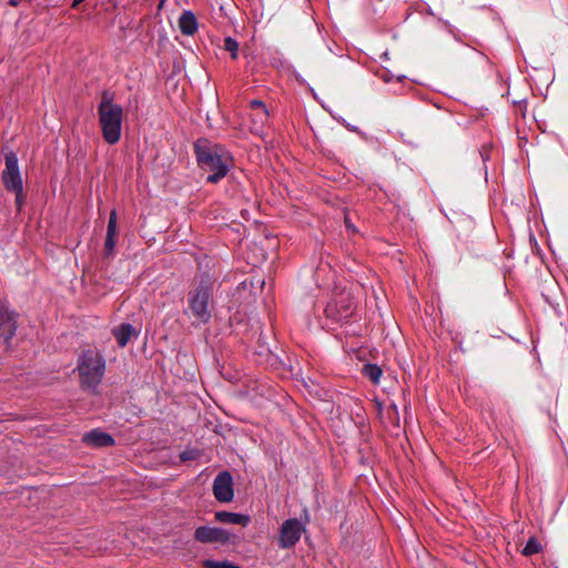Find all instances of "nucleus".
Wrapping results in <instances>:
<instances>
[{"label": "nucleus", "mask_w": 568, "mask_h": 568, "mask_svg": "<svg viewBox=\"0 0 568 568\" xmlns=\"http://www.w3.org/2000/svg\"><path fill=\"white\" fill-rule=\"evenodd\" d=\"M194 146L197 164L207 173L206 182L214 184L226 176L233 164V158L229 152L220 151L209 144H194Z\"/></svg>", "instance_id": "f257e3e1"}, {"label": "nucleus", "mask_w": 568, "mask_h": 568, "mask_svg": "<svg viewBox=\"0 0 568 568\" xmlns=\"http://www.w3.org/2000/svg\"><path fill=\"white\" fill-rule=\"evenodd\" d=\"M105 358L97 348L81 352L77 361L80 385L83 389L97 393L105 373Z\"/></svg>", "instance_id": "f03ea898"}, {"label": "nucleus", "mask_w": 568, "mask_h": 568, "mask_svg": "<svg viewBox=\"0 0 568 568\" xmlns=\"http://www.w3.org/2000/svg\"><path fill=\"white\" fill-rule=\"evenodd\" d=\"M98 111L105 142H119L123 116L122 106L113 104L112 95L109 92H103Z\"/></svg>", "instance_id": "7ed1b4c3"}, {"label": "nucleus", "mask_w": 568, "mask_h": 568, "mask_svg": "<svg viewBox=\"0 0 568 568\" xmlns=\"http://www.w3.org/2000/svg\"><path fill=\"white\" fill-rule=\"evenodd\" d=\"M212 284L209 280H202L189 292L187 302L192 315L200 323H207L211 318L210 301L212 297Z\"/></svg>", "instance_id": "20e7f679"}, {"label": "nucleus", "mask_w": 568, "mask_h": 568, "mask_svg": "<svg viewBox=\"0 0 568 568\" xmlns=\"http://www.w3.org/2000/svg\"><path fill=\"white\" fill-rule=\"evenodd\" d=\"M355 308L356 305L352 294L349 292H341L327 304L325 314L334 322H346L353 316Z\"/></svg>", "instance_id": "39448f33"}, {"label": "nucleus", "mask_w": 568, "mask_h": 568, "mask_svg": "<svg viewBox=\"0 0 568 568\" xmlns=\"http://www.w3.org/2000/svg\"><path fill=\"white\" fill-rule=\"evenodd\" d=\"M19 314L8 303L0 301V337L10 345L18 328Z\"/></svg>", "instance_id": "423d86ee"}, {"label": "nucleus", "mask_w": 568, "mask_h": 568, "mask_svg": "<svg viewBox=\"0 0 568 568\" xmlns=\"http://www.w3.org/2000/svg\"><path fill=\"white\" fill-rule=\"evenodd\" d=\"M304 531L305 524L297 518L284 520L280 528L278 546L283 549L294 547Z\"/></svg>", "instance_id": "0eeeda50"}, {"label": "nucleus", "mask_w": 568, "mask_h": 568, "mask_svg": "<svg viewBox=\"0 0 568 568\" xmlns=\"http://www.w3.org/2000/svg\"><path fill=\"white\" fill-rule=\"evenodd\" d=\"M6 168L2 171L1 179L8 191H22V178L18 165V156L13 152L6 153Z\"/></svg>", "instance_id": "6e6552de"}, {"label": "nucleus", "mask_w": 568, "mask_h": 568, "mask_svg": "<svg viewBox=\"0 0 568 568\" xmlns=\"http://www.w3.org/2000/svg\"><path fill=\"white\" fill-rule=\"evenodd\" d=\"M234 537L226 529L210 526H200L194 531L195 540L203 544H229Z\"/></svg>", "instance_id": "1a4fd4ad"}, {"label": "nucleus", "mask_w": 568, "mask_h": 568, "mask_svg": "<svg viewBox=\"0 0 568 568\" xmlns=\"http://www.w3.org/2000/svg\"><path fill=\"white\" fill-rule=\"evenodd\" d=\"M213 494L221 503H230L233 499V478L229 471H221L214 478Z\"/></svg>", "instance_id": "9d476101"}, {"label": "nucleus", "mask_w": 568, "mask_h": 568, "mask_svg": "<svg viewBox=\"0 0 568 568\" xmlns=\"http://www.w3.org/2000/svg\"><path fill=\"white\" fill-rule=\"evenodd\" d=\"M248 109L250 118L253 124L252 132L261 136L263 133V128L268 121V110L265 103L261 100H252L248 104Z\"/></svg>", "instance_id": "9b49d317"}, {"label": "nucleus", "mask_w": 568, "mask_h": 568, "mask_svg": "<svg viewBox=\"0 0 568 568\" xmlns=\"http://www.w3.org/2000/svg\"><path fill=\"white\" fill-rule=\"evenodd\" d=\"M83 443L92 447H110L114 445L113 437L100 429H92L83 435Z\"/></svg>", "instance_id": "f8f14e48"}, {"label": "nucleus", "mask_w": 568, "mask_h": 568, "mask_svg": "<svg viewBox=\"0 0 568 568\" xmlns=\"http://www.w3.org/2000/svg\"><path fill=\"white\" fill-rule=\"evenodd\" d=\"M112 334L120 347H125L132 338L139 336V331L129 323H123L112 329Z\"/></svg>", "instance_id": "ddd939ff"}, {"label": "nucleus", "mask_w": 568, "mask_h": 568, "mask_svg": "<svg viewBox=\"0 0 568 568\" xmlns=\"http://www.w3.org/2000/svg\"><path fill=\"white\" fill-rule=\"evenodd\" d=\"M118 217L116 211L112 210L109 216L106 237L104 243V250L106 255H112L115 246V236L118 230Z\"/></svg>", "instance_id": "4468645a"}, {"label": "nucleus", "mask_w": 568, "mask_h": 568, "mask_svg": "<svg viewBox=\"0 0 568 568\" xmlns=\"http://www.w3.org/2000/svg\"><path fill=\"white\" fill-rule=\"evenodd\" d=\"M179 28L184 36H193L197 31V19L191 10L182 12L179 18Z\"/></svg>", "instance_id": "2eb2a0df"}, {"label": "nucleus", "mask_w": 568, "mask_h": 568, "mask_svg": "<svg viewBox=\"0 0 568 568\" xmlns=\"http://www.w3.org/2000/svg\"><path fill=\"white\" fill-rule=\"evenodd\" d=\"M215 519L222 524H232L240 526H246L250 523L248 516L231 511H217L215 513Z\"/></svg>", "instance_id": "dca6fc26"}, {"label": "nucleus", "mask_w": 568, "mask_h": 568, "mask_svg": "<svg viewBox=\"0 0 568 568\" xmlns=\"http://www.w3.org/2000/svg\"><path fill=\"white\" fill-rule=\"evenodd\" d=\"M365 377L369 378L374 384H378L381 376H382V369L379 366L375 364H365L362 369Z\"/></svg>", "instance_id": "f3484780"}, {"label": "nucleus", "mask_w": 568, "mask_h": 568, "mask_svg": "<svg viewBox=\"0 0 568 568\" xmlns=\"http://www.w3.org/2000/svg\"><path fill=\"white\" fill-rule=\"evenodd\" d=\"M203 567L204 568H241L240 566H237L229 560L219 561V560H212V559L204 560Z\"/></svg>", "instance_id": "a211bd4d"}, {"label": "nucleus", "mask_w": 568, "mask_h": 568, "mask_svg": "<svg viewBox=\"0 0 568 568\" xmlns=\"http://www.w3.org/2000/svg\"><path fill=\"white\" fill-rule=\"evenodd\" d=\"M224 49L231 53V58L233 60H236L237 59V55H239V43L235 39L231 38V37H226L224 39Z\"/></svg>", "instance_id": "6ab92c4d"}, {"label": "nucleus", "mask_w": 568, "mask_h": 568, "mask_svg": "<svg viewBox=\"0 0 568 568\" xmlns=\"http://www.w3.org/2000/svg\"><path fill=\"white\" fill-rule=\"evenodd\" d=\"M539 550H540L539 542L536 539L531 538L527 541L526 546L524 547L523 554L525 556H530V555L539 552Z\"/></svg>", "instance_id": "aec40b11"}, {"label": "nucleus", "mask_w": 568, "mask_h": 568, "mask_svg": "<svg viewBox=\"0 0 568 568\" xmlns=\"http://www.w3.org/2000/svg\"><path fill=\"white\" fill-rule=\"evenodd\" d=\"M438 22L447 30V32L454 37V39L459 40L457 29L449 23V21L444 19H438Z\"/></svg>", "instance_id": "412c9836"}, {"label": "nucleus", "mask_w": 568, "mask_h": 568, "mask_svg": "<svg viewBox=\"0 0 568 568\" xmlns=\"http://www.w3.org/2000/svg\"><path fill=\"white\" fill-rule=\"evenodd\" d=\"M196 457V452L195 450H184L183 453H181L180 455V458L181 460L183 462H189V460H192Z\"/></svg>", "instance_id": "4be33fe9"}, {"label": "nucleus", "mask_w": 568, "mask_h": 568, "mask_svg": "<svg viewBox=\"0 0 568 568\" xmlns=\"http://www.w3.org/2000/svg\"><path fill=\"white\" fill-rule=\"evenodd\" d=\"M12 192L16 194V204L20 209L24 201L23 190L20 192H18V191H12Z\"/></svg>", "instance_id": "5701e85b"}, {"label": "nucleus", "mask_w": 568, "mask_h": 568, "mask_svg": "<svg viewBox=\"0 0 568 568\" xmlns=\"http://www.w3.org/2000/svg\"><path fill=\"white\" fill-rule=\"evenodd\" d=\"M487 152H488V148L487 145H485L481 150H480V155L483 158L484 161L487 160Z\"/></svg>", "instance_id": "b1692460"}, {"label": "nucleus", "mask_w": 568, "mask_h": 568, "mask_svg": "<svg viewBox=\"0 0 568 568\" xmlns=\"http://www.w3.org/2000/svg\"><path fill=\"white\" fill-rule=\"evenodd\" d=\"M295 79L301 84H305L306 83L305 79L301 74H298V73L295 74Z\"/></svg>", "instance_id": "393cba45"}, {"label": "nucleus", "mask_w": 568, "mask_h": 568, "mask_svg": "<svg viewBox=\"0 0 568 568\" xmlns=\"http://www.w3.org/2000/svg\"><path fill=\"white\" fill-rule=\"evenodd\" d=\"M85 0H73L71 7L73 9L78 8L82 2H84Z\"/></svg>", "instance_id": "a878e982"}, {"label": "nucleus", "mask_w": 568, "mask_h": 568, "mask_svg": "<svg viewBox=\"0 0 568 568\" xmlns=\"http://www.w3.org/2000/svg\"><path fill=\"white\" fill-rule=\"evenodd\" d=\"M8 4L10 7H18L20 4V1L19 0H9Z\"/></svg>", "instance_id": "bb28decb"}, {"label": "nucleus", "mask_w": 568, "mask_h": 568, "mask_svg": "<svg viewBox=\"0 0 568 568\" xmlns=\"http://www.w3.org/2000/svg\"><path fill=\"white\" fill-rule=\"evenodd\" d=\"M196 142L201 143V142H207V141L205 139L200 138V139L196 140Z\"/></svg>", "instance_id": "cd10ccee"}, {"label": "nucleus", "mask_w": 568, "mask_h": 568, "mask_svg": "<svg viewBox=\"0 0 568 568\" xmlns=\"http://www.w3.org/2000/svg\"><path fill=\"white\" fill-rule=\"evenodd\" d=\"M427 13L434 16V12L430 9L427 10Z\"/></svg>", "instance_id": "c85d7f7f"}]
</instances>
